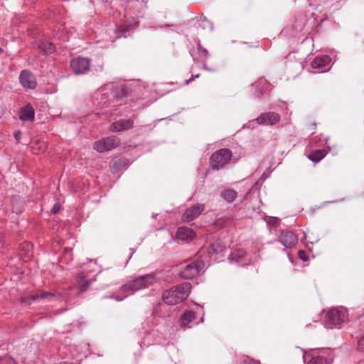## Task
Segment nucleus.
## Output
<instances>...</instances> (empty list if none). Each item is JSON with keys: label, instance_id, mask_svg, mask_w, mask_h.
<instances>
[{"label": "nucleus", "instance_id": "obj_16", "mask_svg": "<svg viewBox=\"0 0 364 364\" xmlns=\"http://www.w3.org/2000/svg\"><path fill=\"white\" fill-rule=\"evenodd\" d=\"M129 165V160L124 157H115L110 161V169L112 173H117Z\"/></svg>", "mask_w": 364, "mask_h": 364}, {"label": "nucleus", "instance_id": "obj_1", "mask_svg": "<svg viewBox=\"0 0 364 364\" xmlns=\"http://www.w3.org/2000/svg\"><path fill=\"white\" fill-rule=\"evenodd\" d=\"M189 282H183L164 290L161 295L162 301L167 305L173 306L186 300L191 290Z\"/></svg>", "mask_w": 364, "mask_h": 364}, {"label": "nucleus", "instance_id": "obj_28", "mask_svg": "<svg viewBox=\"0 0 364 364\" xmlns=\"http://www.w3.org/2000/svg\"><path fill=\"white\" fill-rule=\"evenodd\" d=\"M245 255V252L242 250H235L228 257L229 260L232 262H239L240 259Z\"/></svg>", "mask_w": 364, "mask_h": 364}, {"label": "nucleus", "instance_id": "obj_41", "mask_svg": "<svg viewBox=\"0 0 364 364\" xmlns=\"http://www.w3.org/2000/svg\"><path fill=\"white\" fill-rule=\"evenodd\" d=\"M60 209V206H53V208L51 209V213L53 214L57 213Z\"/></svg>", "mask_w": 364, "mask_h": 364}, {"label": "nucleus", "instance_id": "obj_39", "mask_svg": "<svg viewBox=\"0 0 364 364\" xmlns=\"http://www.w3.org/2000/svg\"><path fill=\"white\" fill-rule=\"evenodd\" d=\"M21 136V132L20 131H16L14 132V138L17 141H19Z\"/></svg>", "mask_w": 364, "mask_h": 364}, {"label": "nucleus", "instance_id": "obj_4", "mask_svg": "<svg viewBox=\"0 0 364 364\" xmlns=\"http://www.w3.org/2000/svg\"><path fill=\"white\" fill-rule=\"evenodd\" d=\"M156 282V277L155 274H147L139 276L134 279L128 282L122 287V289L123 291H136L147 288Z\"/></svg>", "mask_w": 364, "mask_h": 364}, {"label": "nucleus", "instance_id": "obj_22", "mask_svg": "<svg viewBox=\"0 0 364 364\" xmlns=\"http://www.w3.org/2000/svg\"><path fill=\"white\" fill-rule=\"evenodd\" d=\"M196 314L193 311H186L181 317V326L191 328V323L195 321Z\"/></svg>", "mask_w": 364, "mask_h": 364}, {"label": "nucleus", "instance_id": "obj_33", "mask_svg": "<svg viewBox=\"0 0 364 364\" xmlns=\"http://www.w3.org/2000/svg\"><path fill=\"white\" fill-rule=\"evenodd\" d=\"M0 364H17L16 362L9 356H4L0 358Z\"/></svg>", "mask_w": 364, "mask_h": 364}, {"label": "nucleus", "instance_id": "obj_42", "mask_svg": "<svg viewBox=\"0 0 364 364\" xmlns=\"http://www.w3.org/2000/svg\"><path fill=\"white\" fill-rule=\"evenodd\" d=\"M14 207L16 208V210H13V212H16L17 213H21L23 211L22 206L18 205V206H14Z\"/></svg>", "mask_w": 364, "mask_h": 364}, {"label": "nucleus", "instance_id": "obj_24", "mask_svg": "<svg viewBox=\"0 0 364 364\" xmlns=\"http://www.w3.org/2000/svg\"><path fill=\"white\" fill-rule=\"evenodd\" d=\"M326 154L324 149H316L308 155V158L311 161L318 163L326 156Z\"/></svg>", "mask_w": 364, "mask_h": 364}, {"label": "nucleus", "instance_id": "obj_25", "mask_svg": "<svg viewBox=\"0 0 364 364\" xmlns=\"http://www.w3.org/2000/svg\"><path fill=\"white\" fill-rule=\"evenodd\" d=\"M85 277L83 274L80 273L77 275V282L80 284L82 282L81 284H80L79 290L77 291V295H80L82 293H84L87 289H88L89 286L91 284L92 281L89 280H85Z\"/></svg>", "mask_w": 364, "mask_h": 364}, {"label": "nucleus", "instance_id": "obj_35", "mask_svg": "<svg viewBox=\"0 0 364 364\" xmlns=\"http://www.w3.org/2000/svg\"><path fill=\"white\" fill-rule=\"evenodd\" d=\"M242 364H259V362L255 361L249 357H246L243 358Z\"/></svg>", "mask_w": 364, "mask_h": 364}, {"label": "nucleus", "instance_id": "obj_8", "mask_svg": "<svg viewBox=\"0 0 364 364\" xmlns=\"http://www.w3.org/2000/svg\"><path fill=\"white\" fill-rule=\"evenodd\" d=\"M90 60L87 58L78 57L70 62L72 71L76 75H81L90 70Z\"/></svg>", "mask_w": 364, "mask_h": 364}, {"label": "nucleus", "instance_id": "obj_36", "mask_svg": "<svg viewBox=\"0 0 364 364\" xmlns=\"http://www.w3.org/2000/svg\"><path fill=\"white\" fill-rule=\"evenodd\" d=\"M31 298V296H26V297H21V302L22 304L30 305L31 304V302L33 301Z\"/></svg>", "mask_w": 364, "mask_h": 364}, {"label": "nucleus", "instance_id": "obj_31", "mask_svg": "<svg viewBox=\"0 0 364 364\" xmlns=\"http://www.w3.org/2000/svg\"><path fill=\"white\" fill-rule=\"evenodd\" d=\"M308 364H329L327 359L322 356H312Z\"/></svg>", "mask_w": 364, "mask_h": 364}, {"label": "nucleus", "instance_id": "obj_44", "mask_svg": "<svg viewBox=\"0 0 364 364\" xmlns=\"http://www.w3.org/2000/svg\"><path fill=\"white\" fill-rule=\"evenodd\" d=\"M309 355H306V356H304V360H306V358H307V357H309Z\"/></svg>", "mask_w": 364, "mask_h": 364}, {"label": "nucleus", "instance_id": "obj_13", "mask_svg": "<svg viewBox=\"0 0 364 364\" xmlns=\"http://www.w3.org/2000/svg\"><path fill=\"white\" fill-rule=\"evenodd\" d=\"M203 210V206H191L183 213L181 220L188 223L198 217Z\"/></svg>", "mask_w": 364, "mask_h": 364}, {"label": "nucleus", "instance_id": "obj_6", "mask_svg": "<svg viewBox=\"0 0 364 364\" xmlns=\"http://www.w3.org/2000/svg\"><path fill=\"white\" fill-rule=\"evenodd\" d=\"M190 53L193 57V60L195 63L203 64V69L209 71L216 70L215 67H209L207 65L206 62L210 56V54L208 50L202 46L200 41H198L197 43V50L195 49H192L190 50Z\"/></svg>", "mask_w": 364, "mask_h": 364}, {"label": "nucleus", "instance_id": "obj_9", "mask_svg": "<svg viewBox=\"0 0 364 364\" xmlns=\"http://www.w3.org/2000/svg\"><path fill=\"white\" fill-rule=\"evenodd\" d=\"M331 62V58L329 55L316 56L311 63V66L316 73H324L330 69Z\"/></svg>", "mask_w": 364, "mask_h": 364}, {"label": "nucleus", "instance_id": "obj_19", "mask_svg": "<svg viewBox=\"0 0 364 364\" xmlns=\"http://www.w3.org/2000/svg\"><path fill=\"white\" fill-rule=\"evenodd\" d=\"M35 117L34 109L33 107L28 104L23 107L19 112V119L23 122H33Z\"/></svg>", "mask_w": 364, "mask_h": 364}, {"label": "nucleus", "instance_id": "obj_38", "mask_svg": "<svg viewBox=\"0 0 364 364\" xmlns=\"http://www.w3.org/2000/svg\"><path fill=\"white\" fill-rule=\"evenodd\" d=\"M358 348L361 350H364V336L358 341Z\"/></svg>", "mask_w": 364, "mask_h": 364}, {"label": "nucleus", "instance_id": "obj_43", "mask_svg": "<svg viewBox=\"0 0 364 364\" xmlns=\"http://www.w3.org/2000/svg\"><path fill=\"white\" fill-rule=\"evenodd\" d=\"M116 299L118 300V301H121L122 300L121 299H119V297H117Z\"/></svg>", "mask_w": 364, "mask_h": 364}, {"label": "nucleus", "instance_id": "obj_26", "mask_svg": "<svg viewBox=\"0 0 364 364\" xmlns=\"http://www.w3.org/2000/svg\"><path fill=\"white\" fill-rule=\"evenodd\" d=\"M196 26L197 28H201L203 30H212L213 28L212 23L210 21H208L205 17H200V18L197 19Z\"/></svg>", "mask_w": 364, "mask_h": 364}, {"label": "nucleus", "instance_id": "obj_5", "mask_svg": "<svg viewBox=\"0 0 364 364\" xmlns=\"http://www.w3.org/2000/svg\"><path fill=\"white\" fill-rule=\"evenodd\" d=\"M345 314L337 308L323 312V323L326 328L339 326L345 320Z\"/></svg>", "mask_w": 364, "mask_h": 364}, {"label": "nucleus", "instance_id": "obj_12", "mask_svg": "<svg viewBox=\"0 0 364 364\" xmlns=\"http://www.w3.org/2000/svg\"><path fill=\"white\" fill-rule=\"evenodd\" d=\"M279 241L287 248H291L297 243V237L289 230H282Z\"/></svg>", "mask_w": 364, "mask_h": 364}, {"label": "nucleus", "instance_id": "obj_27", "mask_svg": "<svg viewBox=\"0 0 364 364\" xmlns=\"http://www.w3.org/2000/svg\"><path fill=\"white\" fill-rule=\"evenodd\" d=\"M55 296L54 294L48 291H41L36 295L31 296V299L33 301H38L40 299H48L50 300L52 298Z\"/></svg>", "mask_w": 364, "mask_h": 364}, {"label": "nucleus", "instance_id": "obj_15", "mask_svg": "<svg viewBox=\"0 0 364 364\" xmlns=\"http://www.w3.org/2000/svg\"><path fill=\"white\" fill-rule=\"evenodd\" d=\"M112 96L116 100H121L130 95L132 89L127 85L114 86L111 89Z\"/></svg>", "mask_w": 364, "mask_h": 364}, {"label": "nucleus", "instance_id": "obj_37", "mask_svg": "<svg viewBox=\"0 0 364 364\" xmlns=\"http://www.w3.org/2000/svg\"><path fill=\"white\" fill-rule=\"evenodd\" d=\"M299 257L303 260L306 261L308 259L307 257L305 255V252L304 250H299L298 252Z\"/></svg>", "mask_w": 364, "mask_h": 364}, {"label": "nucleus", "instance_id": "obj_40", "mask_svg": "<svg viewBox=\"0 0 364 364\" xmlns=\"http://www.w3.org/2000/svg\"><path fill=\"white\" fill-rule=\"evenodd\" d=\"M199 74L196 75L195 76L192 75L188 80H186L183 85H188L190 82H191L194 77H198Z\"/></svg>", "mask_w": 364, "mask_h": 364}, {"label": "nucleus", "instance_id": "obj_18", "mask_svg": "<svg viewBox=\"0 0 364 364\" xmlns=\"http://www.w3.org/2000/svg\"><path fill=\"white\" fill-rule=\"evenodd\" d=\"M195 236L194 231L187 227H179L176 232V238L181 241L191 240Z\"/></svg>", "mask_w": 364, "mask_h": 364}, {"label": "nucleus", "instance_id": "obj_10", "mask_svg": "<svg viewBox=\"0 0 364 364\" xmlns=\"http://www.w3.org/2000/svg\"><path fill=\"white\" fill-rule=\"evenodd\" d=\"M19 81L22 87L26 89L33 90L37 85L35 75L27 70H23L20 73Z\"/></svg>", "mask_w": 364, "mask_h": 364}, {"label": "nucleus", "instance_id": "obj_34", "mask_svg": "<svg viewBox=\"0 0 364 364\" xmlns=\"http://www.w3.org/2000/svg\"><path fill=\"white\" fill-rule=\"evenodd\" d=\"M279 220L277 218L271 217V218H269V219L267 223L269 225H272L273 227L277 228L279 225Z\"/></svg>", "mask_w": 364, "mask_h": 364}, {"label": "nucleus", "instance_id": "obj_45", "mask_svg": "<svg viewBox=\"0 0 364 364\" xmlns=\"http://www.w3.org/2000/svg\"><path fill=\"white\" fill-rule=\"evenodd\" d=\"M2 48L0 47V53L2 52Z\"/></svg>", "mask_w": 364, "mask_h": 364}, {"label": "nucleus", "instance_id": "obj_32", "mask_svg": "<svg viewBox=\"0 0 364 364\" xmlns=\"http://www.w3.org/2000/svg\"><path fill=\"white\" fill-rule=\"evenodd\" d=\"M72 259V248L65 247L64 250V254L62 258V262L69 263Z\"/></svg>", "mask_w": 364, "mask_h": 364}, {"label": "nucleus", "instance_id": "obj_14", "mask_svg": "<svg viewBox=\"0 0 364 364\" xmlns=\"http://www.w3.org/2000/svg\"><path fill=\"white\" fill-rule=\"evenodd\" d=\"M134 125L132 119H122L111 124L109 130L112 132H120L130 129Z\"/></svg>", "mask_w": 364, "mask_h": 364}, {"label": "nucleus", "instance_id": "obj_2", "mask_svg": "<svg viewBox=\"0 0 364 364\" xmlns=\"http://www.w3.org/2000/svg\"><path fill=\"white\" fill-rule=\"evenodd\" d=\"M232 153L227 148L213 152L209 158L208 171H219L232 162Z\"/></svg>", "mask_w": 364, "mask_h": 364}, {"label": "nucleus", "instance_id": "obj_3", "mask_svg": "<svg viewBox=\"0 0 364 364\" xmlns=\"http://www.w3.org/2000/svg\"><path fill=\"white\" fill-rule=\"evenodd\" d=\"M204 262L200 259H188L179 264L178 276L184 279L195 278L204 267Z\"/></svg>", "mask_w": 364, "mask_h": 364}, {"label": "nucleus", "instance_id": "obj_30", "mask_svg": "<svg viewBox=\"0 0 364 364\" xmlns=\"http://www.w3.org/2000/svg\"><path fill=\"white\" fill-rule=\"evenodd\" d=\"M32 247L33 245L30 242H24L21 245V250L24 251V253H22V256L29 259L32 255Z\"/></svg>", "mask_w": 364, "mask_h": 364}, {"label": "nucleus", "instance_id": "obj_20", "mask_svg": "<svg viewBox=\"0 0 364 364\" xmlns=\"http://www.w3.org/2000/svg\"><path fill=\"white\" fill-rule=\"evenodd\" d=\"M252 86L255 88V95L257 97H260L269 90V83L267 80L264 78H261L258 80Z\"/></svg>", "mask_w": 364, "mask_h": 364}, {"label": "nucleus", "instance_id": "obj_23", "mask_svg": "<svg viewBox=\"0 0 364 364\" xmlns=\"http://www.w3.org/2000/svg\"><path fill=\"white\" fill-rule=\"evenodd\" d=\"M221 198L227 203L233 202L237 196V192L231 188H225L220 193Z\"/></svg>", "mask_w": 364, "mask_h": 364}, {"label": "nucleus", "instance_id": "obj_7", "mask_svg": "<svg viewBox=\"0 0 364 364\" xmlns=\"http://www.w3.org/2000/svg\"><path fill=\"white\" fill-rule=\"evenodd\" d=\"M119 144L120 139L117 136H109L96 141L93 144V149L99 153H103L114 149Z\"/></svg>", "mask_w": 364, "mask_h": 364}, {"label": "nucleus", "instance_id": "obj_11", "mask_svg": "<svg viewBox=\"0 0 364 364\" xmlns=\"http://www.w3.org/2000/svg\"><path fill=\"white\" fill-rule=\"evenodd\" d=\"M255 120L259 124L274 125L279 122L280 116L277 112H268L261 114Z\"/></svg>", "mask_w": 364, "mask_h": 364}, {"label": "nucleus", "instance_id": "obj_29", "mask_svg": "<svg viewBox=\"0 0 364 364\" xmlns=\"http://www.w3.org/2000/svg\"><path fill=\"white\" fill-rule=\"evenodd\" d=\"M210 248L213 253L219 254L222 253L225 249V245L220 240H215L210 245Z\"/></svg>", "mask_w": 364, "mask_h": 364}, {"label": "nucleus", "instance_id": "obj_21", "mask_svg": "<svg viewBox=\"0 0 364 364\" xmlns=\"http://www.w3.org/2000/svg\"><path fill=\"white\" fill-rule=\"evenodd\" d=\"M37 48L39 52L44 55H50L55 51V46L53 43L47 41H41L38 43Z\"/></svg>", "mask_w": 364, "mask_h": 364}, {"label": "nucleus", "instance_id": "obj_17", "mask_svg": "<svg viewBox=\"0 0 364 364\" xmlns=\"http://www.w3.org/2000/svg\"><path fill=\"white\" fill-rule=\"evenodd\" d=\"M136 24L132 22H124L117 26L116 29L117 38H127L129 36V32L132 31L135 28Z\"/></svg>", "mask_w": 364, "mask_h": 364}]
</instances>
